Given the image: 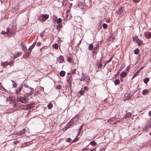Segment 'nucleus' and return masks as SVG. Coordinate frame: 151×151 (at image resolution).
I'll return each mask as SVG.
<instances>
[{
    "instance_id": "5701e85b",
    "label": "nucleus",
    "mask_w": 151,
    "mask_h": 151,
    "mask_svg": "<svg viewBox=\"0 0 151 151\" xmlns=\"http://www.w3.org/2000/svg\"><path fill=\"white\" fill-rule=\"evenodd\" d=\"M53 48H55L56 50H57L58 47V45L57 44H55L53 45H52Z\"/></svg>"
},
{
    "instance_id": "b1692460",
    "label": "nucleus",
    "mask_w": 151,
    "mask_h": 151,
    "mask_svg": "<svg viewBox=\"0 0 151 151\" xmlns=\"http://www.w3.org/2000/svg\"><path fill=\"white\" fill-rule=\"evenodd\" d=\"M139 72V70H137L136 72V73L134 74V76H133L132 78H134V77H136L138 75V74Z\"/></svg>"
},
{
    "instance_id": "412c9836",
    "label": "nucleus",
    "mask_w": 151,
    "mask_h": 151,
    "mask_svg": "<svg viewBox=\"0 0 151 151\" xmlns=\"http://www.w3.org/2000/svg\"><path fill=\"white\" fill-rule=\"evenodd\" d=\"M114 83L115 85H117L119 83L120 81L119 80L117 79L115 80Z\"/></svg>"
},
{
    "instance_id": "ddd939ff",
    "label": "nucleus",
    "mask_w": 151,
    "mask_h": 151,
    "mask_svg": "<svg viewBox=\"0 0 151 151\" xmlns=\"http://www.w3.org/2000/svg\"><path fill=\"white\" fill-rule=\"evenodd\" d=\"M42 18L43 19H47L49 17V16L48 15V14H45L42 15Z\"/></svg>"
},
{
    "instance_id": "680f3d73",
    "label": "nucleus",
    "mask_w": 151,
    "mask_h": 151,
    "mask_svg": "<svg viewBox=\"0 0 151 151\" xmlns=\"http://www.w3.org/2000/svg\"><path fill=\"white\" fill-rule=\"evenodd\" d=\"M70 1H73V0H70Z\"/></svg>"
},
{
    "instance_id": "79ce46f5",
    "label": "nucleus",
    "mask_w": 151,
    "mask_h": 151,
    "mask_svg": "<svg viewBox=\"0 0 151 151\" xmlns=\"http://www.w3.org/2000/svg\"><path fill=\"white\" fill-rule=\"evenodd\" d=\"M41 45V43L40 42H38L37 43V46H39L40 45Z\"/></svg>"
},
{
    "instance_id": "bb28decb",
    "label": "nucleus",
    "mask_w": 151,
    "mask_h": 151,
    "mask_svg": "<svg viewBox=\"0 0 151 151\" xmlns=\"http://www.w3.org/2000/svg\"><path fill=\"white\" fill-rule=\"evenodd\" d=\"M139 52V50L138 48L135 49L134 50V53L135 54H137Z\"/></svg>"
},
{
    "instance_id": "cd10ccee",
    "label": "nucleus",
    "mask_w": 151,
    "mask_h": 151,
    "mask_svg": "<svg viewBox=\"0 0 151 151\" xmlns=\"http://www.w3.org/2000/svg\"><path fill=\"white\" fill-rule=\"evenodd\" d=\"M58 24V25L57 26V29H58V28H60L62 26V24Z\"/></svg>"
},
{
    "instance_id": "09e8293b",
    "label": "nucleus",
    "mask_w": 151,
    "mask_h": 151,
    "mask_svg": "<svg viewBox=\"0 0 151 151\" xmlns=\"http://www.w3.org/2000/svg\"><path fill=\"white\" fill-rule=\"evenodd\" d=\"M40 36L41 37H42L43 36V34H41L40 35Z\"/></svg>"
},
{
    "instance_id": "6e6552de",
    "label": "nucleus",
    "mask_w": 151,
    "mask_h": 151,
    "mask_svg": "<svg viewBox=\"0 0 151 151\" xmlns=\"http://www.w3.org/2000/svg\"><path fill=\"white\" fill-rule=\"evenodd\" d=\"M58 58L59 61V63H61L63 62L64 61V59L63 56H60Z\"/></svg>"
},
{
    "instance_id": "5fc2aeb1",
    "label": "nucleus",
    "mask_w": 151,
    "mask_h": 151,
    "mask_svg": "<svg viewBox=\"0 0 151 151\" xmlns=\"http://www.w3.org/2000/svg\"><path fill=\"white\" fill-rule=\"evenodd\" d=\"M68 83H69H69H70V81H68Z\"/></svg>"
},
{
    "instance_id": "49530a36",
    "label": "nucleus",
    "mask_w": 151,
    "mask_h": 151,
    "mask_svg": "<svg viewBox=\"0 0 151 151\" xmlns=\"http://www.w3.org/2000/svg\"><path fill=\"white\" fill-rule=\"evenodd\" d=\"M149 115L151 116V111H150L149 112Z\"/></svg>"
},
{
    "instance_id": "9b49d317",
    "label": "nucleus",
    "mask_w": 151,
    "mask_h": 151,
    "mask_svg": "<svg viewBox=\"0 0 151 151\" xmlns=\"http://www.w3.org/2000/svg\"><path fill=\"white\" fill-rule=\"evenodd\" d=\"M122 12L123 9L122 8H121L119 9L118 11H116V13L118 15H120L121 14Z\"/></svg>"
},
{
    "instance_id": "4be33fe9",
    "label": "nucleus",
    "mask_w": 151,
    "mask_h": 151,
    "mask_svg": "<svg viewBox=\"0 0 151 151\" xmlns=\"http://www.w3.org/2000/svg\"><path fill=\"white\" fill-rule=\"evenodd\" d=\"M149 80V79L148 78H146L144 80V82L145 83H147L148 82Z\"/></svg>"
},
{
    "instance_id": "603ef678",
    "label": "nucleus",
    "mask_w": 151,
    "mask_h": 151,
    "mask_svg": "<svg viewBox=\"0 0 151 151\" xmlns=\"http://www.w3.org/2000/svg\"><path fill=\"white\" fill-rule=\"evenodd\" d=\"M79 133H78V135L77 136V137H78L79 135Z\"/></svg>"
},
{
    "instance_id": "58836bf2",
    "label": "nucleus",
    "mask_w": 151,
    "mask_h": 151,
    "mask_svg": "<svg viewBox=\"0 0 151 151\" xmlns=\"http://www.w3.org/2000/svg\"><path fill=\"white\" fill-rule=\"evenodd\" d=\"M111 59H112L111 58V59H109V60H107V61H106V64L105 65H106V64H107V63H109L110 62H111Z\"/></svg>"
},
{
    "instance_id": "473e14b6",
    "label": "nucleus",
    "mask_w": 151,
    "mask_h": 151,
    "mask_svg": "<svg viewBox=\"0 0 151 151\" xmlns=\"http://www.w3.org/2000/svg\"><path fill=\"white\" fill-rule=\"evenodd\" d=\"M47 107L49 109H50L52 107V104H48Z\"/></svg>"
},
{
    "instance_id": "aec40b11",
    "label": "nucleus",
    "mask_w": 151,
    "mask_h": 151,
    "mask_svg": "<svg viewBox=\"0 0 151 151\" xmlns=\"http://www.w3.org/2000/svg\"><path fill=\"white\" fill-rule=\"evenodd\" d=\"M90 144L92 146H95L96 144V142L94 141H93L91 142H90Z\"/></svg>"
},
{
    "instance_id": "4468645a",
    "label": "nucleus",
    "mask_w": 151,
    "mask_h": 151,
    "mask_svg": "<svg viewBox=\"0 0 151 151\" xmlns=\"http://www.w3.org/2000/svg\"><path fill=\"white\" fill-rule=\"evenodd\" d=\"M36 44V42H34L33 43L32 45L29 48V50H31L32 49H33L35 47V44Z\"/></svg>"
},
{
    "instance_id": "f8f14e48",
    "label": "nucleus",
    "mask_w": 151,
    "mask_h": 151,
    "mask_svg": "<svg viewBox=\"0 0 151 151\" xmlns=\"http://www.w3.org/2000/svg\"><path fill=\"white\" fill-rule=\"evenodd\" d=\"M127 75V73L125 72H122L120 74V76L122 78L125 77Z\"/></svg>"
},
{
    "instance_id": "7c9ffc66",
    "label": "nucleus",
    "mask_w": 151,
    "mask_h": 151,
    "mask_svg": "<svg viewBox=\"0 0 151 151\" xmlns=\"http://www.w3.org/2000/svg\"><path fill=\"white\" fill-rule=\"evenodd\" d=\"M61 86L60 85H58L56 86V88L58 89H60L61 88Z\"/></svg>"
},
{
    "instance_id": "c03bdc74",
    "label": "nucleus",
    "mask_w": 151,
    "mask_h": 151,
    "mask_svg": "<svg viewBox=\"0 0 151 151\" xmlns=\"http://www.w3.org/2000/svg\"><path fill=\"white\" fill-rule=\"evenodd\" d=\"M1 89L2 90H3V91H6V90L5 89L4 87H1Z\"/></svg>"
},
{
    "instance_id": "37998d69",
    "label": "nucleus",
    "mask_w": 151,
    "mask_h": 151,
    "mask_svg": "<svg viewBox=\"0 0 151 151\" xmlns=\"http://www.w3.org/2000/svg\"><path fill=\"white\" fill-rule=\"evenodd\" d=\"M12 61H10L9 63H8V64H9V65H10L12 64H13V63H12Z\"/></svg>"
},
{
    "instance_id": "6e6d98bb",
    "label": "nucleus",
    "mask_w": 151,
    "mask_h": 151,
    "mask_svg": "<svg viewBox=\"0 0 151 151\" xmlns=\"http://www.w3.org/2000/svg\"><path fill=\"white\" fill-rule=\"evenodd\" d=\"M81 42V40L80 41V43Z\"/></svg>"
},
{
    "instance_id": "f03ea898",
    "label": "nucleus",
    "mask_w": 151,
    "mask_h": 151,
    "mask_svg": "<svg viewBox=\"0 0 151 151\" xmlns=\"http://www.w3.org/2000/svg\"><path fill=\"white\" fill-rule=\"evenodd\" d=\"M82 75L83 76L81 78V81L87 82H89L90 80L89 77L88 75H84L83 73Z\"/></svg>"
},
{
    "instance_id": "13d9d810",
    "label": "nucleus",
    "mask_w": 151,
    "mask_h": 151,
    "mask_svg": "<svg viewBox=\"0 0 151 151\" xmlns=\"http://www.w3.org/2000/svg\"><path fill=\"white\" fill-rule=\"evenodd\" d=\"M95 48H94V49H94V50H95Z\"/></svg>"
},
{
    "instance_id": "9d476101",
    "label": "nucleus",
    "mask_w": 151,
    "mask_h": 151,
    "mask_svg": "<svg viewBox=\"0 0 151 151\" xmlns=\"http://www.w3.org/2000/svg\"><path fill=\"white\" fill-rule=\"evenodd\" d=\"M145 36L147 38L149 39L151 37V32H149L148 33H145Z\"/></svg>"
},
{
    "instance_id": "a19ab883",
    "label": "nucleus",
    "mask_w": 151,
    "mask_h": 151,
    "mask_svg": "<svg viewBox=\"0 0 151 151\" xmlns=\"http://www.w3.org/2000/svg\"><path fill=\"white\" fill-rule=\"evenodd\" d=\"M25 133V130H22V132H21L20 133L21 134H22H22H24V133Z\"/></svg>"
},
{
    "instance_id": "6ab92c4d",
    "label": "nucleus",
    "mask_w": 151,
    "mask_h": 151,
    "mask_svg": "<svg viewBox=\"0 0 151 151\" xmlns=\"http://www.w3.org/2000/svg\"><path fill=\"white\" fill-rule=\"evenodd\" d=\"M93 45L92 44H90L89 46L88 49L89 50H91L93 49Z\"/></svg>"
},
{
    "instance_id": "8fccbe9b",
    "label": "nucleus",
    "mask_w": 151,
    "mask_h": 151,
    "mask_svg": "<svg viewBox=\"0 0 151 151\" xmlns=\"http://www.w3.org/2000/svg\"><path fill=\"white\" fill-rule=\"evenodd\" d=\"M92 151H96V149H94Z\"/></svg>"
},
{
    "instance_id": "c85d7f7f",
    "label": "nucleus",
    "mask_w": 151,
    "mask_h": 151,
    "mask_svg": "<svg viewBox=\"0 0 151 151\" xmlns=\"http://www.w3.org/2000/svg\"><path fill=\"white\" fill-rule=\"evenodd\" d=\"M102 27L104 29L107 28V24L105 23H104L102 24Z\"/></svg>"
},
{
    "instance_id": "3c124183",
    "label": "nucleus",
    "mask_w": 151,
    "mask_h": 151,
    "mask_svg": "<svg viewBox=\"0 0 151 151\" xmlns=\"http://www.w3.org/2000/svg\"><path fill=\"white\" fill-rule=\"evenodd\" d=\"M42 48L40 49V51H42Z\"/></svg>"
},
{
    "instance_id": "f704fd0d",
    "label": "nucleus",
    "mask_w": 151,
    "mask_h": 151,
    "mask_svg": "<svg viewBox=\"0 0 151 151\" xmlns=\"http://www.w3.org/2000/svg\"><path fill=\"white\" fill-rule=\"evenodd\" d=\"M102 65L101 63L98 66V68L99 69H100L101 68Z\"/></svg>"
},
{
    "instance_id": "a211bd4d",
    "label": "nucleus",
    "mask_w": 151,
    "mask_h": 151,
    "mask_svg": "<svg viewBox=\"0 0 151 151\" xmlns=\"http://www.w3.org/2000/svg\"><path fill=\"white\" fill-rule=\"evenodd\" d=\"M132 116V114L131 113L128 112L125 115V118H128Z\"/></svg>"
},
{
    "instance_id": "4c0bfd02",
    "label": "nucleus",
    "mask_w": 151,
    "mask_h": 151,
    "mask_svg": "<svg viewBox=\"0 0 151 151\" xmlns=\"http://www.w3.org/2000/svg\"><path fill=\"white\" fill-rule=\"evenodd\" d=\"M21 52L18 53L16 55V58L18 57L19 55H21Z\"/></svg>"
},
{
    "instance_id": "39448f33",
    "label": "nucleus",
    "mask_w": 151,
    "mask_h": 151,
    "mask_svg": "<svg viewBox=\"0 0 151 151\" xmlns=\"http://www.w3.org/2000/svg\"><path fill=\"white\" fill-rule=\"evenodd\" d=\"M131 96L128 93H126L124 95V101L129 100L131 97Z\"/></svg>"
},
{
    "instance_id": "bf43d9fd",
    "label": "nucleus",
    "mask_w": 151,
    "mask_h": 151,
    "mask_svg": "<svg viewBox=\"0 0 151 151\" xmlns=\"http://www.w3.org/2000/svg\"><path fill=\"white\" fill-rule=\"evenodd\" d=\"M133 40H134V38H133Z\"/></svg>"
},
{
    "instance_id": "a878e982",
    "label": "nucleus",
    "mask_w": 151,
    "mask_h": 151,
    "mask_svg": "<svg viewBox=\"0 0 151 151\" xmlns=\"http://www.w3.org/2000/svg\"><path fill=\"white\" fill-rule=\"evenodd\" d=\"M62 19L61 18H59L56 21L57 23V24H59V23H60L62 22Z\"/></svg>"
},
{
    "instance_id": "e2e57ef3",
    "label": "nucleus",
    "mask_w": 151,
    "mask_h": 151,
    "mask_svg": "<svg viewBox=\"0 0 151 151\" xmlns=\"http://www.w3.org/2000/svg\"><path fill=\"white\" fill-rule=\"evenodd\" d=\"M56 19H57V17H56Z\"/></svg>"
},
{
    "instance_id": "1a4fd4ad",
    "label": "nucleus",
    "mask_w": 151,
    "mask_h": 151,
    "mask_svg": "<svg viewBox=\"0 0 151 151\" xmlns=\"http://www.w3.org/2000/svg\"><path fill=\"white\" fill-rule=\"evenodd\" d=\"M149 92V91L148 90L145 89L142 91V93L143 95H145L148 94Z\"/></svg>"
},
{
    "instance_id": "2eb2a0df",
    "label": "nucleus",
    "mask_w": 151,
    "mask_h": 151,
    "mask_svg": "<svg viewBox=\"0 0 151 151\" xmlns=\"http://www.w3.org/2000/svg\"><path fill=\"white\" fill-rule=\"evenodd\" d=\"M21 45L22 47V49L23 50H25L27 49L26 45L23 43H21Z\"/></svg>"
},
{
    "instance_id": "423d86ee",
    "label": "nucleus",
    "mask_w": 151,
    "mask_h": 151,
    "mask_svg": "<svg viewBox=\"0 0 151 151\" xmlns=\"http://www.w3.org/2000/svg\"><path fill=\"white\" fill-rule=\"evenodd\" d=\"M6 32H5L4 31H2L1 32V34H4L5 35V34H10V35L12 34H13V33H10V31H9V28H6Z\"/></svg>"
},
{
    "instance_id": "e433bc0d",
    "label": "nucleus",
    "mask_w": 151,
    "mask_h": 151,
    "mask_svg": "<svg viewBox=\"0 0 151 151\" xmlns=\"http://www.w3.org/2000/svg\"><path fill=\"white\" fill-rule=\"evenodd\" d=\"M78 138H76L75 139H74L73 141H72V142H76V141H77L78 140Z\"/></svg>"
},
{
    "instance_id": "052dcab7",
    "label": "nucleus",
    "mask_w": 151,
    "mask_h": 151,
    "mask_svg": "<svg viewBox=\"0 0 151 151\" xmlns=\"http://www.w3.org/2000/svg\"><path fill=\"white\" fill-rule=\"evenodd\" d=\"M49 104H52L51 103H50Z\"/></svg>"
},
{
    "instance_id": "2f4dec72",
    "label": "nucleus",
    "mask_w": 151,
    "mask_h": 151,
    "mask_svg": "<svg viewBox=\"0 0 151 151\" xmlns=\"http://www.w3.org/2000/svg\"><path fill=\"white\" fill-rule=\"evenodd\" d=\"M67 60L69 62H72V59L70 57H68Z\"/></svg>"
},
{
    "instance_id": "f3484780",
    "label": "nucleus",
    "mask_w": 151,
    "mask_h": 151,
    "mask_svg": "<svg viewBox=\"0 0 151 151\" xmlns=\"http://www.w3.org/2000/svg\"><path fill=\"white\" fill-rule=\"evenodd\" d=\"M11 81H12V83L13 87L14 88L17 87V84L16 82H15L14 81L12 80H11Z\"/></svg>"
},
{
    "instance_id": "4d7b16f0",
    "label": "nucleus",
    "mask_w": 151,
    "mask_h": 151,
    "mask_svg": "<svg viewBox=\"0 0 151 151\" xmlns=\"http://www.w3.org/2000/svg\"><path fill=\"white\" fill-rule=\"evenodd\" d=\"M72 4H70V5H71V6H72Z\"/></svg>"
},
{
    "instance_id": "864d4df0",
    "label": "nucleus",
    "mask_w": 151,
    "mask_h": 151,
    "mask_svg": "<svg viewBox=\"0 0 151 151\" xmlns=\"http://www.w3.org/2000/svg\"><path fill=\"white\" fill-rule=\"evenodd\" d=\"M0 86L1 87V83H0Z\"/></svg>"
},
{
    "instance_id": "de8ad7c7",
    "label": "nucleus",
    "mask_w": 151,
    "mask_h": 151,
    "mask_svg": "<svg viewBox=\"0 0 151 151\" xmlns=\"http://www.w3.org/2000/svg\"><path fill=\"white\" fill-rule=\"evenodd\" d=\"M23 106H24L23 105H21V106H20V108H23Z\"/></svg>"
},
{
    "instance_id": "ea45409f",
    "label": "nucleus",
    "mask_w": 151,
    "mask_h": 151,
    "mask_svg": "<svg viewBox=\"0 0 151 151\" xmlns=\"http://www.w3.org/2000/svg\"><path fill=\"white\" fill-rule=\"evenodd\" d=\"M84 88L85 90L86 91L88 90V88L86 86H84Z\"/></svg>"
},
{
    "instance_id": "a18cd8bd",
    "label": "nucleus",
    "mask_w": 151,
    "mask_h": 151,
    "mask_svg": "<svg viewBox=\"0 0 151 151\" xmlns=\"http://www.w3.org/2000/svg\"><path fill=\"white\" fill-rule=\"evenodd\" d=\"M143 68V67H141L138 70H139V71L142 70Z\"/></svg>"
},
{
    "instance_id": "72a5a7b5",
    "label": "nucleus",
    "mask_w": 151,
    "mask_h": 151,
    "mask_svg": "<svg viewBox=\"0 0 151 151\" xmlns=\"http://www.w3.org/2000/svg\"><path fill=\"white\" fill-rule=\"evenodd\" d=\"M84 90H81L79 91V93L81 95H82L84 93Z\"/></svg>"
},
{
    "instance_id": "f257e3e1",
    "label": "nucleus",
    "mask_w": 151,
    "mask_h": 151,
    "mask_svg": "<svg viewBox=\"0 0 151 151\" xmlns=\"http://www.w3.org/2000/svg\"><path fill=\"white\" fill-rule=\"evenodd\" d=\"M24 86V91L25 96H31L34 92L33 89L28 86H26L25 85Z\"/></svg>"
},
{
    "instance_id": "393cba45",
    "label": "nucleus",
    "mask_w": 151,
    "mask_h": 151,
    "mask_svg": "<svg viewBox=\"0 0 151 151\" xmlns=\"http://www.w3.org/2000/svg\"><path fill=\"white\" fill-rule=\"evenodd\" d=\"M8 65V63L6 62H3L1 63V65L2 66H4L5 65Z\"/></svg>"
},
{
    "instance_id": "20e7f679",
    "label": "nucleus",
    "mask_w": 151,
    "mask_h": 151,
    "mask_svg": "<svg viewBox=\"0 0 151 151\" xmlns=\"http://www.w3.org/2000/svg\"><path fill=\"white\" fill-rule=\"evenodd\" d=\"M23 86L22 85H21L19 87L17 88L16 89V93L17 94H19L21 92Z\"/></svg>"
},
{
    "instance_id": "dca6fc26",
    "label": "nucleus",
    "mask_w": 151,
    "mask_h": 151,
    "mask_svg": "<svg viewBox=\"0 0 151 151\" xmlns=\"http://www.w3.org/2000/svg\"><path fill=\"white\" fill-rule=\"evenodd\" d=\"M65 74V72L64 71H61L60 73V76L61 77L64 76Z\"/></svg>"
},
{
    "instance_id": "7ed1b4c3",
    "label": "nucleus",
    "mask_w": 151,
    "mask_h": 151,
    "mask_svg": "<svg viewBox=\"0 0 151 151\" xmlns=\"http://www.w3.org/2000/svg\"><path fill=\"white\" fill-rule=\"evenodd\" d=\"M28 99L25 97H22L20 98V101L22 103L25 104L27 103Z\"/></svg>"
},
{
    "instance_id": "c9c22d12",
    "label": "nucleus",
    "mask_w": 151,
    "mask_h": 151,
    "mask_svg": "<svg viewBox=\"0 0 151 151\" xmlns=\"http://www.w3.org/2000/svg\"><path fill=\"white\" fill-rule=\"evenodd\" d=\"M71 140V139L70 138H69L66 139V142H69Z\"/></svg>"
},
{
    "instance_id": "0eeeda50",
    "label": "nucleus",
    "mask_w": 151,
    "mask_h": 151,
    "mask_svg": "<svg viewBox=\"0 0 151 151\" xmlns=\"http://www.w3.org/2000/svg\"><path fill=\"white\" fill-rule=\"evenodd\" d=\"M136 40V41L138 43V45L141 46L143 44L142 41L137 38Z\"/></svg>"
},
{
    "instance_id": "c756f323",
    "label": "nucleus",
    "mask_w": 151,
    "mask_h": 151,
    "mask_svg": "<svg viewBox=\"0 0 151 151\" xmlns=\"http://www.w3.org/2000/svg\"><path fill=\"white\" fill-rule=\"evenodd\" d=\"M76 70V69H72L71 71V72L70 73L71 74H73L75 73Z\"/></svg>"
}]
</instances>
